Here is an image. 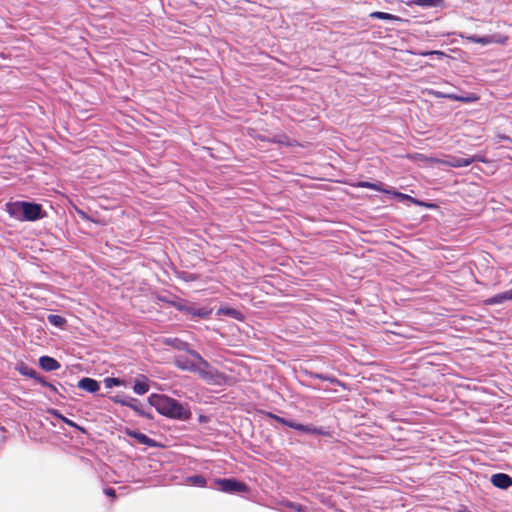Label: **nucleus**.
<instances>
[{
    "label": "nucleus",
    "mask_w": 512,
    "mask_h": 512,
    "mask_svg": "<svg viewBox=\"0 0 512 512\" xmlns=\"http://www.w3.org/2000/svg\"><path fill=\"white\" fill-rule=\"evenodd\" d=\"M148 401L158 413L168 418L185 421L191 417V411L188 404L180 403L166 395L151 394L148 397Z\"/></svg>",
    "instance_id": "obj_1"
},
{
    "label": "nucleus",
    "mask_w": 512,
    "mask_h": 512,
    "mask_svg": "<svg viewBox=\"0 0 512 512\" xmlns=\"http://www.w3.org/2000/svg\"><path fill=\"white\" fill-rule=\"evenodd\" d=\"M191 357L197 360V364L193 372L197 373L207 383L220 384L222 382V375L213 369L198 353L191 352Z\"/></svg>",
    "instance_id": "obj_2"
},
{
    "label": "nucleus",
    "mask_w": 512,
    "mask_h": 512,
    "mask_svg": "<svg viewBox=\"0 0 512 512\" xmlns=\"http://www.w3.org/2000/svg\"><path fill=\"white\" fill-rule=\"evenodd\" d=\"M215 483L219 486V489L226 493L246 492L247 486L240 481L235 479H218Z\"/></svg>",
    "instance_id": "obj_3"
},
{
    "label": "nucleus",
    "mask_w": 512,
    "mask_h": 512,
    "mask_svg": "<svg viewBox=\"0 0 512 512\" xmlns=\"http://www.w3.org/2000/svg\"><path fill=\"white\" fill-rule=\"evenodd\" d=\"M466 39L470 42L481 44V45H489L492 43L504 44L507 40V37L502 36L500 34L488 35V36H477V35H469L466 36Z\"/></svg>",
    "instance_id": "obj_4"
},
{
    "label": "nucleus",
    "mask_w": 512,
    "mask_h": 512,
    "mask_svg": "<svg viewBox=\"0 0 512 512\" xmlns=\"http://www.w3.org/2000/svg\"><path fill=\"white\" fill-rule=\"evenodd\" d=\"M24 221H35L43 218L42 207L39 204L24 202Z\"/></svg>",
    "instance_id": "obj_5"
},
{
    "label": "nucleus",
    "mask_w": 512,
    "mask_h": 512,
    "mask_svg": "<svg viewBox=\"0 0 512 512\" xmlns=\"http://www.w3.org/2000/svg\"><path fill=\"white\" fill-rule=\"evenodd\" d=\"M476 157H458V156H451L447 160L443 161L444 164L460 168V167H467L470 164H472L474 161H476Z\"/></svg>",
    "instance_id": "obj_6"
},
{
    "label": "nucleus",
    "mask_w": 512,
    "mask_h": 512,
    "mask_svg": "<svg viewBox=\"0 0 512 512\" xmlns=\"http://www.w3.org/2000/svg\"><path fill=\"white\" fill-rule=\"evenodd\" d=\"M23 208L24 201H17L6 204V211L9 213V215L19 221H24Z\"/></svg>",
    "instance_id": "obj_7"
},
{
    "label": "nucleus",
    "mask_w": 512,
    "mask_h": 512,
    "mask_svg": "<svg viewBox=\"0 0 512 512\" xmlns=\"http://www.w3.org/2000/svg\"><path fill=\"white\" fill-rule=\"evenodd\" d=\"M491 483L500 489H507L512 486V477L505 473H497L491 476Z\"/></svg>",
    "instance_id": "obj_8"
},
{
    "label": "nucleus",
    "mask_w": 512,
    "mask_h": 512,
    "mask_svg": "<svg viewBox=\"0 0 512 512\" xmlns=\"http://www.w3.org/2000/svg\"><path fill=\"white\" fill-rule=\"evenodd\" d=\"M133 391L138 395H143L149 391V379L144 375L135 378Z\"/></svg>",
    "instance_id": "obj_9"
},
{
    "label": "nucleus",
    "mask_w": 512,
    "mask_h": 512,
    "mask_svg": "<svg viewBox=\"0 0 512 512\" xmlns=\"http://www.w3.org/2000/svg\"><path fill=\"white\" fill-rule=\"evenodd\" d=\"M512 300V289L496 294L493 297H490L484 300L485 305H499L506 301Z\"/></svg>",
    "instance_id": "obj_10"
},
{
    "label": "nucleus",
    "mask_w": 512,
    "mask_h": 512,
    "mask_svg": "<svg viewBox=\"0 0 512 512\" xmlns=\"http://www.w3.org/2000/svg\"><path fill=\"white\" fill-rule=\"evenodd\" d=\"M175 364L182 370L193 372L197 364V360H195V358L190 359L187 356L180 355L175 358Z\"/></svg>",
    "instance_id": "obj_11"
},
{
    "label": "nucleus",
    "mask_w": 512,
    "mask_h": 512,
    "mask_svg": "<svg viewBox=\"0 0 512 512\" xmlns=\"http://www.w3.org/2000/svg\"><path fill=\"white\" fill-rule=\"evenodd\" d=\"M78 387L90 393H95L99 390V383L92 378H82L78 382Z\"/></svg>",
    "instance_id": "obj_12"
},
{
    "label": "nucleus",
    "mask_w": 512,
    "mask_h": 512,
    "mask_svg": "<svg viewBox=\"0 0 512 512\" xmlns=\"http://www.w3.org/2000/svg\"><path fill=\"white\" fill-rule=\"evenodd\" d=\"M39 365L45 371H54L60 368L58 361L49 356L40 357Z\"/></svg>",
    "instance_id": "obj_13"
},
{
    "label": "nucleus",
    "mask_w": 512,
    "mask_h": 512,
    "mask_svg": "<svg viewBox=\"0 0 512 512\" xmlns=\"http://www.w3.org/2000/svg\"><path fill=\"white\" fill-rule=\"evenodd\" d=\"M113 400L116 403H119L121 405L132 408L134 411L138 412L139 414H143V412L140 409V404H139L138 400L135 398L124 399V398H120V397L116 396Z\"/></svg>",
    "instance_id": "obj_14"
},
{
    "label": "nucleus",
    "mask_w": 512,
    "mask_h": 512,
    "mask_svg": "<svg viewBox=\"0 0 512 512\" xmlns=\"http://www.w3.org/2000/svg\"><path fill=\"white\" fill-rule=\"evenodd\" d=\"M128 435L135 438L139 443L144 444L146 446H149V447L156 446V442L143 433L136 432V431H129Z\"/></svg>",
    "instance_id": "obj_15"
},
{
    "label": "nucleus",
    "mask_w": 512,
    "mask_h": 512,
    "mask_svg": "<svg viewBox=\"0 0 512 512\" xmlns=\"http://www.w3.org/2000/svg\"><path fill=\"white\" fill-rule=\"evenodd\" d=\"M293 429H295L297 431L304 432V433H309V434H323L324 433L321 428H317V427L310 426V425H303V424H300L297 422L295 425H293Z\"/></svg>",
    "instance_id": "obj_16"
},
{
    "label": "nucleus",
    "mask_w": 512,
    "mask_h": 512,
    "mask_svg": "<svg viewBox=\"0 0 512 512\" xmlns=\"http://www.w3.org/2000/svg\"><path fill=\"white\" fill-rule=\"evenodd\" d=\"M371 189L375 190V191L382 192V193H386V194H393L395 197H398L400 199H410L411 198L410 196L405 195L400 192H391L390 190L385 189L381 183H373Z\"/></svg>",
    "instance_id": "obj_17"
},
{
    "label": "nucleus",
    "mask_w": 512,
    "mask_h": 512,
    "mask_svg": "<svg viewBox=\"0 0 512 512\" xmlns=\"http://www.w3.org/2000/svg\"><path fill=\"white\" fill-rule=\"evenodd\" d=\"M217 315H226V316L232 317L237 320L242 319L241 312H239L236 309L228 308V307H222V308L218 309Z\"/></svg>",
    "instance_id": "obj_18"
},
{
    "label": "nucleus",
    "mask_w": 512,
    "mask_h": 512,
    "mask_svg": "<svg viewBox=\"0 0 512 512\" xmlns=\"http://www.w3.org/2000/svg\"><path fill=\"white\" fill-rule=\"evenodd\" d=\"M47 320L51 325L56 327H62L65 324V319L62 316L56 314L48 315Z\"/></svg>",
    "instance_id": "obj_19"
},
{
    "label": "nucleus",
    "mask_w": 512,
    "mask_h": 512,
    "mask_svg": "<svg viewBox=\"0 0 512 512\" xmlns=\"http://www.w3.org/2000/svg\"><path fill=\"white\" fill-rule=\"evenodd\" d=\"M186 481L193 486L203 487L206 485V479L200 475L188 477Z\"/></svg>",
    "instance_id": "obj_20"
},
{
    "label": "nucleus",
    "mask_w": 512,
    "mask_h": 512,
    "mask_svg": "<svg viewBox=\"0 0 512 512\" xmlns=\"http://www.w3.org/2000/svg\"><path fill=\"white\" fill-rule=\"evenodd\" d=\"M19 372L22 375L28 376L33 379H37L36 371L33 370L32 368H29L28 366L22 365L21 367H19Z\"/></svg>",
    "instance_id": "obj_21"
},
{
    "label": "nucleus",
    "mask_w": 512,
    "mask_h": 512,
    "mask_svg": "<svg viewBox=\"0 0 512 512\" xmlns=\"http://www.w3.org/2000/svg\"><path fill=\"white\" fill-rule=\"evenodd\" d=\"M370 17L371 18H376V19H382V20H392L394 19V16L392 14H389V13H386V12H373L370 14Z\"/></svg>",
    "instance_id": "obj_22"
},
{
    "label": "nucleus",
    "mask_w": 512,
    "mask_h": 512,
    "mask_svg": "<svg viewBox=\"0 0 512 512\" xmlns=\"http://www.w3.org/2000/svg\"><path fill=\"white\" fill-rule=\"evenodd\" d=\"M104 383L107 388H112L120 386L122 384V381L119 378H106L104 380Z\"/></svg>",
    "instance_id": "obj_23"
},
{
    "label": "nucleus",
    "mask_w": 512,
    "mask_h": 512,
    "mask_svg": "<svg viewBox=\"0 0 512 512\" xmlns=\"http://www.w3.org/2000/svg\"><path fill=\"white\" fill-rule=\"evenodd\" d=\"M274 418L281 424L285 425V426H288L290 428H293V425L296 424V422L294 421H289V420H286L284 418H281L279 416H274Z\"/></svg>",
    "instance_id": "obj_24"
},
{
    "label": "nucleus",
    "mask_w": 512,
    "mask_h": 512,
    "mask_svg": "<svg viewBox=\"0 0 512 512\" xmlns=\"http://www.w3.org/2000/svg\"><path fill=\"white\" fill-rule=\"evenodd\" d=\"M192 314L197 315L199 317H207L210 314V311H208L206 309H197V310L192 311Z\"/></svg>",
    "instance_id": "obj_25"
},
{
    "label": "nucleus",
    "mask_w": 512,
    "mask_h": 512,
    "mask_svg": "<svg viewBox=\"0 0 512 512\" xmlns=\"http://www.w3.org/2000/svg\"><path fill=\"white\" fill-rule=\"evenodd\" d=\"M315 378H318V379H321V380H324V381H333V379L327 375H323V374H314L313 375Z\"/></svg>",
    "instance_id": "obj_26"
},
{
    "label": "nucleus",
    "mask_w": 512,
    "mask_h": 512,
    "mask_svg": "<svg viewBox=\"0 0 512 512\" xmlns=\"http://www.w3.org/2000/svg\"><path fill=\"white\" fill-rule=\"evenodd\" d=\"M372 184H373V183H371V182L362 181V182H359L358 186H359V187H362V188H368V189H371Z\"/></svg>",
    "instance_id": "obj_27"
},
{
    "label": "nucleus",
    "mask_w": 512,
    "mask_h": 512,
    "mask_svg": "<svg viewBox=\"0 0 512 512\" xmlns=\"http://www.w3.org/2000/svg\"><path fill=\"white\" fill-rule=\"evenodd\" d=\"M104 493L109 496V497H114L115 496V490L112 489V488H106L104 490Z\"/></svg>",
    "instance_id": "obj_28"
},
{
    "label": "nucleus",
    "mask_w": 512,
    "mask_h": 512,
    "mask_svg": "<svg viewBox=\"0 0 512 512\" xmlns=\"http://www.w3.org/2000/svg\"><path fill=\"white\" fill-rule=\"evenodd\" d=\"M61 419H62L65 423H67L68 425H70V426H74V423H73L72 421H70V420L66 419L65 417H62V416H61Z\"/></svg>",
    "instance_id": "obj_29"
},
{
    "label": "nucleus",
    "mask_w": 512,
    "mask_h": 512,
    "mask_svg": "<svg viewBox=\"0 0 512 512\" xmlns=\"http://www.w3.org/2000/svg\"><path fill=\"white\" fill-rule=\"evenodd\" d=\"M290 506H291L292 508L297 509V511H298V512H301V511H302L301 506H296V505H293V504H291Z\"/></svg>",
    "instance_id": "obj_30"
},
{
    "label": "nucleus",
    "mask_w": 512,
    "mask_h": 512,
    "mask_svg": "<svg viewBox=\"0 0 512 512\" xmlns=\"http://www.w3.org/2000/svg\"><path fill=\"white\" fill-rule=\"evenodd\" d=\"M427 54H441V53L440 52H436V51H430Z\"/></svg>",
    "instance_id": "obj_31"
}]
</instances>
